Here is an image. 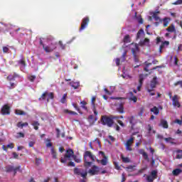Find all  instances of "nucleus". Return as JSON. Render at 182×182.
I'll list each match as a JSON object with an SVG mask.
<instances>
[{"label": "nucleus", "mask_w": 182, "mask_h": 182, "mask_svg": "<svg viewBox=\"0 0 182 182\" xmlns=\"http://www.w3.org/2000/svg\"><path fill=\"white\" fill-rule=\"evenodd\" d=\"M96 102V97H92V105L95 107V102Z\"/></svg>", "instance_id": "obj_60"}, {"label": "nucleus", "mask_w": 182, "mask_h": 182, "mask_svg": "<svg viewBox=\"0 0 182 182\" xmlns=\"http://www.w3.org/2000/svg\"><path fill=\"white\" fill-rule=\"evenodd\" d=\"M129 100H132V102H134V103H136V102H137V97H130Z\"/></svg>", "instance_id": "obj_48"}, {"label": "nucleus", "mask_w": 182, "mask_h": 182, "mask_svg": "<svg viewBox=\"0 0 182 182\" xmlns=\"http://www.w3.org/2000/svg\"><path fill=\"white\" fill-rule=\"evenodd\" d=\"M73 157L74 161L76 163H80L81 160H80V159L77 158V156L74 155Z\"/></svg>", "instance_id": "obj_49"}, {"label": "nucleus", "mask_w": 182, "mask_h": 182, "mask_svg": "<svg viewBox=\"0 0 182 182\" xmlns=\"http://www.w3.org/2000/svg\"><path fill=\"white\" fill-rule=\"evenodd\" d=\"M128 120L131 124V128L133 129L134 127V124H136V118L134 117H128Z\"/></svg>", "instance_id": "obj_18"}, {"label": "nucleus", "mask_w": 182, "mask_h": 182, "mask_svg": "<svg viewBox=\"0 0 182 182\" xmlns=\"http://www.w3.org/2000/svg\"><path fill=\"white\" fill-rule=\"evenodd\" d=\"M14 147H15L14 143H10L7 145V149H14Z\"/></svg>", "instance_id": "obj_55"}, {"label": "nucleus", "mask_w": 182, "mask_h": 182, "mask_svg": "<svg viewBox=\"0 0 182 182\" xmlns=\"http://www.w3.org/2000/svg\"><path fill=\"white\" fill-rule=\"evenodd\" d=\"M16 76H18V75H16V73H14V75H9L7 77V79H9V80H14V79H15V77H16Z\"/></svg>", "instance_id": "obj_45"}, {"label": "nucleus", "mask_w": 182, "mask_h": 182, "mask_svg": "<svg viewBox=\"0 0 182 182\" xmlns=\"http://www.w3.org/2000/svg\"><path fill=\"white\" fill-rule=\"evenodd\" d=\"M70 86H71V87H73V89H79L80 86V82H70L69 83Z\"/></svg>", "instance_id": "obj_17"}, {"label": "nucleus", "mask_w": 182, "mask_h": 182, "mask_svg": "<svg viewBox=\"0 0 182 182\" xmlns=\"http://www.w3.org/2000/svg\"><path fill=\"white\" fill-rule=\"evenodd\" d=\"M80 105H82L81 107L82 109H84L85 110H87V107H86V105H87V103L86 102V101H81Z\"/></svg>", "instance_id": "obj_38"}, {"label": "nucleus", "mask_w": 182, "mask_h": 182, "mask_svg": "<svg viewBox=\"0 0 182 182\" xmlns=\"http://www.w3.org/2000/svg\"><path fill=\"white\" fill-rule=\"evenodd\" d=\"M149 43H150V40L149 38L141 40L139 42V46H149Z\"/></svg>", "instance_id": "obj_15"}, {"label": "nucleus", "mask_w": 182, "mask_h": 182, "mask_svg": "<svg viewBox=\"0 0 182 182\" xmlns=\"http://www.w3.org/2000/svg\"><path fill=\"white\" fill-rule=\"evenodd\" d=\"M150 112L154 113L156 116L159 115L160 114V109H158L157 107H154L150 109Z\"/></svg>", "instance_id": "obj_24"}, {"label": "nucleus", "mask_w": 182, "mask_h": 182, "mask_svg": "<svg viewBox=\"0 0 182 182\" xmlns=\"http://www.w3.org/2000/svg\"><path fill=\"white\" fill-rule=\"evenodd\" d=\"M21 137L22 138L25 137V134H23L22 132H18L17 136H16V139H21Z\"/></svg>", "instance_id": "obj_42"}, {"label": "nucleus", "mask_w": 182, "mask_h": 182, "mask_svg": "<svg viewBox=\"0 0 182 182\" xmlns=\"http://www.w3.org/2000/svg\"><path fill=\"white\" fill-rule=\"evenodd\" d=\"M159 63V61L157 60H154L152 61V63H148L147 61L145 62V67L144 68V70H145V72H149V68H150V66H151V65H156Z\"/></svg>", "instance_id": "obj_13"}, {"label": "nucleus", "mask_w": 182, "mask_h": 182, "mask_svg": "<svg viewBox=\"0 0 182 182\" xmlns=\"http://www.w3.org/2000/svg\"><path fill=\"white\" fill-rule=\"evenodd\" d=\"M121 159L123 163H130V159H129V157H124L123 154H121Z\"/></svg>", "instance_id": "obj_31"}, {"label": "nucleus", "mask_w": 182, "mask_h": 182, "mask_svg": "<svg viewBox=\"0 0 182 182\" xmlns=\"http://www.w3.org/2000/svg\"><path fill=\"white\" fill-rule=\"evenodd\" d=\"M15 114H17L18 116H25L26 114V112L21 109H16Z\"/></svg>", "instance_id": "obj_26"}, {"label": "nucleus", "mask_w": 182, "mask_h": 182, "mask_svg": "<svg viewBox=\"0 0 182 182\" xmlns=\"http://www.w3.org/2000/svg\"><path fill=\"white\" fill-rule=\"evenodd\" d=\"M28 80H30V82H35V79H36V75H30L28 77Z\"/></svg>", "instance_id": "obj_43"}, {"label": "nucleus", "mask_w": 182, "mask_h": 182, "mask_svg": "<svg viewBox=\"0 0 182 182\" xmlns=\"http://www.w3.org/2000/svg\"><path fill=\"white\" fill-rule=\"evenodd\" d=\"M172 102L173 106H174L175 107H181V105H180V102H178V95H173V97H172Z\"/></svg>", "instance_id": "obj_11"}, {"label": "nucleus", "mask_w": 182, "mask_h": 182, "mask_svg": "<svg viewBox=\"0 0 182 182\" xmlns=\"http://www.w3.org/2000/svg\"><path fill=\"white\" fill-rule=\"evenodd\" d=\"M74 174H76V176H80V174H82V170L79 168H75Z\"/></svg>", "instance_id": "obj_34"}, {"label": "nucleus", "mask_w": 182, "mask_h": 182, "mask_svg": "<svg viewBox=\"0 0 182 182\" xmlns=\"http://www.w3.org/2000/svg\"><path fill=\"white\" fill-rule=\"evenodd\" d=\"M95 156L90 152V151H86L84 153V166L85 167H90L92 162L95 161Z\"/></svg>", "instance_id": "obj_2"}, {"label": "nucleus", "mask_w": 182, "mask_h": 182, "mask_svg": "<svg viewBox=\"0 0 182 182\" xmlns=\"http://www.w3.org/2000/svg\"><path fill=\"white\" fill-rule=\"evenodd\" d=\"M32 126H33L35 130H39V126H41V124H39V122L37 121H34L32 123Z\"/></svg>", "instance_id": "obj_29"}, {"label": "nucleus", "mask_w": 182, "mask_h": 182, "mask_svg": "<svg viewBox=\"0 0 182 182\" xmlns=\"http://www.w3.org/2000/svg\"><path fill=\"white\" fill-rule=\"evenodd\" d=\"M178 85H180V87L182 89V80L177 81L173 84L175 87L178 86Z\"/></svg>", "instance_id": "obj_44"}, {"label": "nucleus", "mask_w": 182, "mask_h": 182, "mask_svg": "<svg viewBox=\"0 0 182 182\" xmlns=\"http://www.w3.org/2000/svg\"><path fill=\"white\" fill-rule=\"evenodd\" d=\"M144 80V77L143 76V75H139V85H141V86H143Z\"/></svg>", "instance_id": "obj_40"}, {"label": "nucleus", "mask_w": 182, "mask_h": 182, "mask_svg": "<svg viewBox=\"0 0 182 182\" xmlns=\"http://www.w3.org/2000/svg\"><path fill=\"white\" fill-rule=\"evenodd\" d=\"M3 52H4V53H8V52H9V48L3 47Z\"/></svg>", "instance_id": "obj_53"}, {"label": "nucleus", "mask_w": 182, "mask_h": 182, "mask_svg": "<svg viewBox=\"0 0 182 182\" xmlns=\"http://www.w3.org/2000/svg\"><path fill=\"white\" fill-rule=\"evenodd\" d=\"M119 117H115L113 115H102L100 118V122L102 126H107V127H112L114 124V120H117Z\"/></svg>", "instance_id": "obj_1"}, {"label": "nucleus", "mask_w": 182, "mask_h": 182, "mask_svg": "<svg viewBox=\"0 0 182 182\" xmlns=\"http://www.w3.org/2000/svg\"><path fill=\"white\" fill-rule=\"evenodd\" d=\"M51 154L53 156V159H58V153H56V151H55V149L52 148L51 149Z\"/></svg>", "instance_id": "obj_35"}, {"label": "nucleus", "mask_w": 182, "mask_h": 182, "mask_svg": "<svg viewBox=\"0 0 182 182\" xmlns=\"http://www.w3.org/2000/svg\"><path fill=\"white\" fill-rule=\"evenodd\" d=\"M158 14H160V11L154 12L152 16L155 21H159V22H161V23L163 21L160 18V17H159V16L157 15Z\"/></svg>", "instance_id": "obj_19"}, {"label": "nucleus", "mask_w": 182, "mask_h": 182, "mask_svg": "<svg viewBox=\"0 0 182 182\" xmlns=\"http://www.w3.org/2000/svg\"><path fill=\"white\" fill-rule=\"evenodd\" d=\"M73 106L74 108H75V110H77V112H80V109L77 106V104L73 103Z\"/></svg>", "instance_id": "obj_51"}, {"label": "nucleus", "mask_w": 182, "mask_h": 182, "mask_svg": "<svg viewBox=\"0 0 182 182\" xmlns=\"http://www.w3.org/2000/svg\"><path fill=\"white\" fill-rule=\"evenodd\" d=\"M80 176H81V177H82L83 178H86V177L87 176V171H85L84 173L81 172V174Z\"/></svg>", "instance_id": "obj_54"}, {"label": "nucleus", "mask_w": 182, "mask_h": 182, "mask_svg": "<svg viewBox=\"0 0 182 182\" xmlns=\"http://www.w3.org/2000/svg\"><path fill=\"white\" fill-rule=\"evenodd\" d=\"M6 171H14V166H10L7 168Z\"/></svg>", "instance_id": "obj_63"}, {"label": "nucleus", "mask_w": 182, "mask_h": 182, "mask_svg": "<svg viewBox=\"0 0 182 182\" xmlns=\"http://www.w3.org/2000/svg\"><path fill=\"white\" fill-rule=\"evenodd\" d=\"M139 154H142L144 160H149V155H147V153L144 151V149L139 150Z\"/></svg>", "instance_id": "obj_25"}, {"label": "nucleus", "mask_w": 182, "mask_h": 182, "mask_svg": "<svg viewBox=\"0 0 182 182\" xmlns=\"http://www.w3.org/2000/svg\"><path fill=\"white\" fill-rule=\"evenodd\" d=\"M174 64L177 66L178 65V58H177V56L174 57Z\"/></svg>", "instance_id": "obj_58"}, {"label": "nucleus", "mask_w": 182, "mask_h": 182, "mask_svg": "<svg viewBox=\"0 0 182 182\" xmlns=\"http://www.w3.org/2000/svg\"><path fill=\"white\" fill-rule=\"evenodd\" d=\"M126 181V176L124 175V173L122 174V181L121 182H124Z\"/></svg>", "instance_id": "obj_59"}, {"label": "nucleus", "mask_w": 182, "mask_h": 182, "mask_svg": "<svg viewBox=\"0 0 182 182\" xmlns=\"http://www.w3.org/2000/svg\"><path fill=\"white\" fill-rule=\"evenodd\" d=\"M143 36H144V31L143 29H140L136 34V41H139V39Z\"/></svg>", "instance_id": "obj_22"}, {"label": "nucleus", "mask_w": 182, "mask_h": 182, "mask_svg": "<svg viewBox=\"0 0 182 182\" xmlns=\"http://www.w3.org/2000/svg\"><path fill=\"white\" fill-rule=\"evenodd\" d=\"M14 159H19V155L16 152H13L12 153Z\"/></svg>", "instance_id": "obj_56"}, {"label": "nucleus", "mask_w": 182, "mask_h": 182, "mask_svg": "<svg viewBox=\"0 0 182 182\" xmlns=\"http://www.w3.org/2000/svg\"><path fill=\"white\" fill-rule=\"evenodd\" d=\"M48 97L47 98V102H49V100L50 99L51 100H53V99H55V95L53 94V92H48Z\"/></svg>", "instance_id": "obj_32"}, {"label": "nucleus", "mask_w": 182, "mask_h": 182, "mask_svg": "<svg viewBox=\"0 0 182 182\" xmlns=\"http://www.w3.org/2000/svg\"><path fill=\"white\" fill-rule=\"evenodd\" d=\"M43 49L46 52V53H50V52H53V50L56 49V45H53V47H50V46H43Z\"/></svg>", "instance_id": "obj_14"}, {"label": "nucleus", "mask_w": 182, "mask_h": 182, "mask_svg": "<svg viewBox=\"0 0 182 182\" xmlns=\"http://www.w3.org/2000/svg\"><path fill=\"white\" fill-rule=\"evenodd\" d=\"M21 168V166H17L16 168H14V174H16V171H18V170H19Z\"/></svg>", "instance_id": "obj_61"}, {"label": "nucleus", "mask_w": 182, "mask_h": 182, "mask_svg": "<svg viewBox=\"0 0 182 182\" xmlns=\"http://www.w3.org/2000/svg\"><path fill=\"white\" fill-rule=\"evenodd\" d=\"M171 21V19L168 17H165L162 19V22L164 23V28H166V26H168V23Z\"/></svg>", "instance_id": "obj_20"}, {"label": "nucleus", "mask_w": 182, "mask_h": 182, "mask_svg": "<svg viewBox=\"0 0 182 182\" xmlns=\"http://www.w3.org/2000/svg\"><path fill=\"white\" fill-rule=\"evenodd\" d=\"M90 21V19L89 18V17H85L82 18L81 26L80 28V32H81V31H83L84 29H86V27L87 26V25H89Z\"/></svg>", "instance_id": "obj_9"}, {"label": "nucleus", "mask_w": 182, "mask_h": 182, "mask_svg": "<svg viewBox=\"0 0 182 182\" xmlns=\"http://www.w3.org/2000/svg\"><path fill=\"white\" fill-rule=\"evenodd\" d=\"M159 126H161L164 129H168V123L166 119H161Z\"/></svg>", "instance_id": "obj_16"}, {"label": "nucleus", "mask_w": 182, "mask_h": 182, "mask_svg": "<svg viewBox=\"0 0 182 182\" xmlns=\"http://www.w3.org/2000/svg\"><path fill=\"white\" fill-rule=\"evenodd\" d=\"M134 143V137L131 136L129 139H128L125 144V147L127 151H132L133 149H132V146Z\"/></svg>", "instance_id": "obj_8"}, {"label": "nucleus", "mask_w": 182, "mask_h": 182, "mask_svg": "<svg viewBox=\"0 0 182 182\" xmlns=\"http://www.w3.org/2000/svg\"><path fill=\"white\" fill-rule=\"evenodd\" d=\"M46 96H48V91L43 92L41 97L38 99V100H45L46 99Z\"/></svg>", "instance_id": "obj_37"}, {"label": "nucleus", "mask_w": 182, "mask_h": 182, "mask_svg": "<svg viewBox=\"0 0 182 182\" xmlns=\"http://www.w3.org/2000/svg\"><path fill=\"white\" fill-rule=\"evenodd\" d=\"M172 5H182V0H177L176 1L172 3Z\"/></svg>", "instance_id": "obj_46"}, {"label": "nucleus", "mask_w": 182, "mask_h": 182, "mask_svg": "<svg viewBox=\"0 0 182 182\" xmlns=\"http://www.w3.org/2000/svg\"><path fill=\"white\" fill-rule=\"evenodd\" d=\"M117 112H119V113H124V108L123 107V105H119V107L117 108Z\"/></svg>", "instance_id": "obj_39"}, {"label": "nucleus", "mask_w": 182, "mask_h": 182, "mask_svg": "<svg viewBox=\"0 0 182 182\" xmlns=\"http://www.w3.org/2000/svg\"><path fill=\"white\" fill-rule=\"evenodd\" d=\"M157 178V171L154 170L151 172L150 175L146 176V181L154 182Z\"/></svg>", "instance_id": "obj_6"}, {"label": "nucleus", "mask_w": 182, "mask_h": 182, "mask_svg": "<svg viewBox=\"0 0 182 182\" xmlns=\"http://www.w3.org/2000/svg\"><path fill=\"white\" fill-rule=\"evenodd\" d=\"M94 117L93 115H89L87 117V120L90 124H95V121H93Z\"/></svg>", "instance_id": "obj_36"}, {"label": "nucleus", "mask_w": 182, "mask_h": 182, "mask_svg": "<svg viewBox=\"0 0 182 182\" xmlns=\"http://www.w3.org/2000/svg\"><path fill=\"white\" fill-rule=\"evenodd\" d=\"M100 170H102L101 168L96 165H93L92 167L89 169L88 173L90 176H97V174L100 173Z\"/></svg>", "instance_id": "obj_5"}, {"label": "nucleus", "mask_w": 182, "mask_h": 182, "mask_svg": "<svg viewBox=\"0 0 182 182\" xmlns=\"http://www.w3.org/2000/svg\"><path fill=\"white\" fill-rule=\"evenodd\" d=\"M97 161L102 164V166H107V156H104V158L100 161L99 159L97 160Z\"/></svg>", "instance_id": "obj_23"}, {"label": "nucleus", "mask_w": 182, "mask_h": 182, "mask_svg": "<svg viewBox=\"0 0 182 182\" xmlns=\"http://www.w3.org/2000/svg\"><path fill=\"white\" fill-rule=\"evenodd\" d=\"M114 166L116 170H120V166H119V164L117 162H114Z\"/></svg>", "instance_id": "obj_52"}, {"label": "nucleus", "mask_w": 182, "mask_h": 182, "mask_svg": "<svg viewBox=\"0 0 182 182\" xmlns=\"http://www.w3.org/2000/svg\"><path fill=\"white\" fill-rule=\"evenodd\" d=\"M158 85L159 81L157 80V77H154L150 82V87H146V91L148 92V93H150V92H154V89L157 87Z\"/></svg>", "instance_id": "obj_3"}, {"label": "nucleus", "mask_w": 182, "mask_h": 182, "mask_svg": "<svg viewBox=\"0 0 182 182\" xmlns=\"http://www.w3.org/2000/svg\"><path fill=\"white\" fill-rule=\"evenodd\" d=\"M132 55L134 56V62L137 63L139 62V55H137V53H139V46H136L135 48H132Z\"/></svg>", "instance_id": "obj_10"}, {"label": "nucleus", "mask_w": 182, "mask_h": 182, "mask_svg": "<svg viewBox=\"0 0 182 182\" xmlns=\"http://www.w3.org/2000/svg\"><path fill=\"white\" fill-rule=\"evenodd\" d=\"M73 154H75V152L72 149H68L64 157L60 159L61 163H67L70 158L73 157Z\"/></svg>", "instance_id": "obj_4"}, {"label": "nucleus", "mask_w": 182, "mask_h": 182, "mask_svg": "<svg viewBox=\"0 0 182 182\" xmlns=\"http://www.w3.org/2000/svg\"><path fill=\"white\" fill-rule=\"evenodd\" d=\"M1 114H3V116H8L11 114V107L8 105H4L1 107Z\"/></svg>", "instance_id": "obj_7"}, {"label": "nucleus", "mask_w": 182, "mask_h": 182, "mask_svg": "<svg viewBox=\"0 0 182 182\" xmlns=\"http://www.w3.org/2000/svg\"><path fill=\"white\" fill-rule=\"evenodd\" d=\"M58 45H60L61 49H65L66 48V46L60 41L58 42Z\"/></svg>", "instance_id": "obj_50"}, {"label": "nucleus", "mask_w": 182, "mask_h": 182, "mask_svg": "<svg viewBox=\"0 0 182 182\" xmlns=\"http://www.w3.org/2000/svg\"><path fill=\"white\" fill-rule=\"evenodd\" d=\"M167 32H176V26L174 24H171V26L166 28Z\"/></svg>", "instance_id": "obj_28"}, {"label": "nucleus", "mask_w": 182, "mask_h": 182, "mask_svg": "<svg viewBox=\"0 0 182 182\" xmlns=\"http://www.w3.org/2000/svg\"><path fill=\"white\" fill-rule=\"evenodd\" d=\"M124 43H130V35H126L123 39Z\"/></svg>", "instance_id": "obj_30"}, {"label": "nucleus", "mask_w": 182, "mask_h": 182, "mask_svg": "<svg viewBox=\"0 0 182 182\" xmlns=\"http://www.w3.org/2000/svg\"><path fill=\"white\" fill-rule=\"evenodd\" d=\"M66 99H68V94L65 93L63 95V97L60 99V103H63V105H65L66 103Z\"/></svg>", "instance_id": "obj_33"}, {"label": "nucleus", "mask_w": 182, "mask_h": 182, "mask_svg": "<svg viewBox=\"0 0 182 182\" xmlns=\"http://www.w3.org/2000/svg\"><path fill=\"white\" fill-rule=\"evenodd\" d=\"M17 63L21 66L20 69H25V68H26V60L25 58H23V55H21V59L18 60Z\"/></svg>", "instance_id": "obj_12"}, {"label": "nucleus", "mask_w": 182, "mask_h": 182, "mask_svg": "<svg viewBox=\"0 0 182 182\" xmlns=\"http://www.w3.org/2000/svg\"><path fill=\"white\" fill-rule=\"evenodd\" d=\"M35 146V141H31L28 143V147H33Z\"/></svg>", "instance_id": "obj_57"}, {"label": "nucleus", "mask_w": 182, "mask_h": 182, "mask_svg": "<svg viewBox=\"0 0 182 182\" xmlns=\"http://www.w3.org/2000/svg\"><path fill=\"white\" fill-rule=\"evenodd\" d=\"M134 167L135 166H129L126 168L127 171H134Z\"/></svg>", "instance_id": "obj_41"}, {"label": "nucleus", "mask_w": 182, "mask_h": 182, "mask_svg": "<svg viewBox=\"0 0 182 182\" xmlns=\"http://www.w3.org/2000/svg\"><path fill=\"white\" fill-rule=\"evenodd\" d=\"M16 126L18 129H23V127H28V122L22 123V122H19L17 123Z\"/></svg>", "instance_id": "obj_21"}, {"label": "nucleus", "mask_w": 182, "mask_h": 182, "mask_svg": "<svg viewBox=\"0 0 182 182\" xmlns=\"http://www.w3.org/2000/svg\"><path fill=\"white\" fill-rule=\"evenodd\" d=\"M178 154L176 155V159H182V153H178Z\"/></svg>", "instance_id": "obj_64"}, {"label": "nucleus", "mask_w": 182, "mask_h": 182, "mask_svg": "<svg viewBox=\"0 0 182 182\" xmlns=\"http://www.w3.org/2000/svg\"><path fill=\"white\" fill-rule=\"evenodd\" d=\"M173 123H176L177 124H179V126H182V119H177L173 122Z\"/></svg>", "instance_id": "obj_47"}, {"label": "nucleus", "mask_w": 182, "mask_h": 182, "mask_svg": "<svg viewBox=\"0 0 182 182\" xmlns=\"http://www.w3.org/2000/svg\"><path fill=\"white\" fill-rule=\"evenodd\" d=\"M182 170L180 168H176L172 171L173 176H178L179 174H181Z\"/></svg>", "instance_id": "obj_27"}, {"label": "nucleus", "mask_w": 182, "mask_h": 182, "mask_svg": "<svg viewBox=\"0 0 182 182\" xmlns=\"http://www.w3.org/2000/svg\"><path fill=\"white\" fill-rule=\"evenodd\" d=\"M115 62H116L117 66H120V58H117Z\"/></svg>", "instance_id": "obj_62"}]
</instances>
